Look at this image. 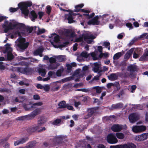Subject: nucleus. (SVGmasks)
<instances>
[{
	"mask_svg": "<svg viewBox=\"0 0 148 148\" xmlns=\"http://www.w3.org/2000/svg\"><path fill=\"white\" fill-rule=\"evenodd\" d=\"M49 62L51 64L49 66V67L51 69H53L56 68V67L53 66L52 64L56 62V59L55 58L51 57L49 59Z\"/></svg>",
	"mask_w": 148,
	"mask_h": 148,
	"instance_id": "6ab92c4d",
	"label": "nucleus"
},
{
	"mask_svg": "<svg viewBox=\"0 0 148 148\" xmlns=\"http://www.w3.org/2000/svg\"><path fill=\"white\" fill-rule=\"evenodd\" d=\"M59 108H66V105L64 101H62L60 102L58 104Z\"/></svg>",
	"mask_w": 148,
	"mask_h": 148,
	"instance_id": "72a5a7b5",
	"label": "nucleus"
},
{
	"mask_svg": "<svg viewBox=\"0 0 148 148\" xmlns=\"http://www.w3.org/2000/svg\"><path fill=\"white\" fill-rule=\"evenodd\" d=\"M95 38L94 36L92 35H84V40L89 44H91L93 41V39Z\"/></svg>",
	"mask_w": 148,
	"mask_h": 148,
	"instance_id": "2eb2a0df",
	"label": "nucleus"
},
{
	"mask_svg": "<svg viewBox=\"0 0 148 148\" xmlns=\"http://www.w3.org/2000/svg\"><path fill=\"white\" fill-rule=\"evenodd\" d=\"M94 71L95 73H97L98 71L99 68V64L98 62H95L94 63Z\"/></svg>",
	"mask_w": 148,
	"mask_h": 148,
	"instance_id": "2f4dec72",
	"label": "nucleus"
},
{
	"mask_svg": "<svg viewBox=\"0 0 148 148\" xmlns=\"http://www.w3.org/2000/svg\"><path fill=\"white\" fill-rule=\"evenodd\" d=\"M28 139V138L27 137L21 138L18 140L15 141L14 143V145L15 146H16L20 144H23Z\"/></svg>",
	"mask_w": 148,
	"mask_h": 148,
	"instance_id": "a211bd4d",
	"label": "nucleus"
},
{
	"mask_svg": "<svg viewBox=\"0 0 148 148\" xmlns=\"http://www.w3.org/2000/svg\"><path fill=\"white\" fill-rule=\"evenodd\" d=\"M109 80H116L118 78L117 75L115 73H112L108 76Z\"/></svg>",
	"mask_w": 148,
	"mask_h": 148,
	"instance_id": "b1692460",
	"label": "nucleus"
},
{
	"mask_svg": "<svg viewBox=\"0 0 148 148\" xmlns=\"http://www.w3.org/2000/svg\"><path fill=\"white\" fill-rule=\"evenodd\" d=\"M75 90L76 91H81L84 92H87L88 91V90L85 88L79 89H76Z\"/></svg>",
	"mask_w": 148,
	"mask_h": 148,
	"instance_id": "e2e57ef3",
	"label": "nucleus"
},
{
	"mask_svg": "<svg viewBox=\"0 0 148 148\" xmlns=\"http://www.w3.org/2000/svg\"><path fill=\"white\" fill-rule=\"evenodd\" d=\"M14 56L12 54L11 52H8L7 55V58L8 60H11L14 58Z\"/></svg>",
	"mask_w": 148,
	"mask_h": 148,
	"instance_id": "c85d7f7f",
	"label": "nucleus"
},
{
	"mask_svg": "<svg viewBox=\"0 0 148 148\" xmlns=\"http://www.w3.org/2000/svg\"><path fill=\"white\" fill-rule=\"evenodd\" d=\"M47 11L46 12L48 14H49L51 12V8L49 5H47L46 7Z\"/></svg>",
	"mask_w": 148,
	"mask_h": 148,
	"instance_id": "5fc2aeb1",
	"label": "nucleus"
},
{
	"mask_svg": "<svg viewBox=\"0 0 148 148\" xmlns=\"http://www.w3.org/2000/svg\"><path fill=\"white\" fill-rule=\"evenodd\" d=\"M90 55L92 58L94 60H99V58H97V55L95 53L93 52L91 53Z\"/></svg>",
	"mask_w": 148,
	"mask_h": 148,
	"instance_id": "a19ab883",
	"label": "nucleus"
},
{
	"mask_svg": "<svg viewBox=\"0 0 148 148\" xmlns=\"http://www.w3.org/2000/svg\"><path fill=\"white\" fill-rule=\"evenodd\" d=\"M26 119L25 116H20L18 117L16 119V120L19 121H23Z\"/></svg>",
	"mask_w": 148,
	"mask_h": 148,
	"instance_id": "338daca9",
	"label": "nucleus"
},
{
	"mask_svg": "<svg viewBox=\"0 0 148 148\" xmlns=\"http://www.w3.org/2000/svg\"><path fill=\"white\" fill-rule=\"evenodd\" d=\"M24 98L21 97H17L15 99V101L16 102H21L24 100Z\"/></svg>",
	"mask_w": 148,
	"mask_h": 148,
	"instance_id": "79ce46f5",
	"label": "nucleus"
},
{
	"mask_svg": "<svg viewBox=\"0 0 148 148\" xmlns=\"http://www.w3.org/2000/svg\"><path fill=\"white\" fill-rule=\"evenodd\" d=\"M129 75L128 73L126 72L124 73H121L119 74V76L120 77H122L124 78H126Z\"/></svg>",
	"mask_w": 148,
	"mask_h": 148,
	"instance_id": "8fccbe9b",
	"label": "nucleus"
},
{
	"mask_svg": "<svg viewBox=\"0 0 148 148\" xmlns=\"http://www.w3.org/2000/svg\"><path fill=\"white\" fill-rule=\"evenodd\" d=\"M63 69H60L58 70L56 72V75L58 77L61 76V74L63 72Z\"/></svg>",
	"mask_w": 148,
	"mask_h": 148,
	"instance_id": "a18cd8bd",
	"label": "nucleus"
},
{
	"mask_svg": "<svg viewBox=\"0 0 148 148\" xmlns=\"http://www.w3.org/2000/svg\"><path fill=\"white\" fill-rule=\"evenodd\" d=\"M41 109L37 108L34 110L33 112L28 116L30 117V119H32L36 115L40 114L41 111Z\"/></svg>",
	"mask_w": 148,
	"mask_h": 148,
	"instance_id": "4468645a",
	"label": "nucleus"
},
{
	"mask_svg": "<svg viewBox=\"0 0 148 148\" xmlns=\"http://www.w3.org/2000/svg\"><path fill=\"white\" fill-rule=\"evenodd\" d=\"M61 122L60 119H57L53 121L52 123L53 125H56L60 123Z\"/></svg>",
	"mask_w": 148,
	"mask_h": 148,
	"instance_id": "864d4df0",
	"label": "nucleus"
},
{
	"mask_svg": "<svg viewBox=\"0 0 148 148\" xmlns=\"http://www.w3.org/2000/svg\"><path fill=\"white\" fill-rule=\"evenodd\" d=\"M46 121V119L43 116H40L38 118L37 125L40 127L41 125L45 123Z\"/></svg>",
	"mask_w": 148,
	"mask_h": 148,
	"instance_id": "f3484780",
	"label": "nucleus"
},
{
	"mask_svg": "<svg viewBox=\"0 0 148 148\" xmlns=\"http://www.w3.org/2000/svg\"><path fill=\"white\" fill-rule=\"evenodd\" d=\"M110 43L109 42L106 41L103 42L102 45L104 46L105 47L108 48V49L109 50L110 49Z\"/></svg>",
	"mask_w": 148,
	"mask_h": 148,
	"instance_id": "e433bc0d",
	"label": "nucleus"
},
{
	"mask_svg": "<svg viewBox=\"0 0 148 148\" xmlns=\"http://www.w3.org/2000/svg\"><path fill=\"white\" fill-rule=\"evenodd\" d=\"M38 73L42 77H44L46 73L45 70L44 69H40L38 70Z\"/></svg>",
	"mask_w": 148,
	"mask_h": 148,
	"instance_id": "473e14b6",
	"label": "nucleus"
},
{
	"mask_svg": "<svg viewBox=\"0 0 148 148\" xmlns=\"http://www.w3.org/2000/svg\"><path fill=\"white\" fill-rule=\"evenodd\" d=\"M109 15L107 14H103L102 17L103 20H105V22H106L108 20V18H106V16H108Z\"/></svg>",
	"mask_w": 148,
	"mask_h": 148,
	"instance_id": "603ef678",
	"label": "nucleus"
},
{
	"mask_svg": "<svg viewBox=\"0 0 148 148\" xmlns=\"http://www.w3.org/2000/svg\"><path fill=\"white\" fill-rule=\"evenodd\" d=\"M72 32V30L71 29H67L64 30L65 35L66 36H69L70 34Z\"/></svg>",
	"mask_w": 148,
	"mask_h": 148,
	"instance_id": "58836bf2",
	"label": "nucleus"
},
{
	"mask_svg": "<svg viewBox=\"0 0 148 148\" xmlns=\"http://www.w3.org/2000/svg\"><path fill=\"white\" fill-rule=\"evenodd\" d=\"M122 129V125L119 124L114 125L111 127V130L114 132H120Z\"/></svg>",
	"mask_w": 148,
	"mask_h": 148,
	"instance_id": "dca6fc26",
	"label": "nucleus"
},
{
	"mask_svg": "<svg viewBox=\"0 0 148 148\" xmlns=\"http://www.w3.org/2000/svg\"><path fill=\"white\" fill-rule=\"evenodd\" d=\"M69 44V42L68 41H66L63 42V44H60L59 46V47L60 48H63L64 47H66L67 45Z\"/></svg>",
	"mask_w": 148,
	"mask_h": 148,
	"instance_id": "de8ad7c7",
	"label": "nucleus"
},
{
	"mask_svg": "<svg viewBox=\"0 0 148 148\" xmlns=\"http://www.w3.org/2000/svg\"><path fill=\"white\" fill-rule=\"evenodd\" d=\"M110 148H122V145H118L116 146H110Z\"/></svg>",
	"mask_w": 148,
	"mask_h": 148,
	"instance_id": "680f3d73",
	"label": "nucleus"
},
{
	"mask_svg": "<svg viewBox=\"0 0 148 148\" xmlns=\"http://www.w3.org/2000/svg\"><path fill=\"white\" fill-rule=\"evenodd\" d=\"M43 50L42 48L38 49L34 51V54L35 56H38L39 53H42Z\"/></svg>",
	"mask_w": 148,
	"mask_h": 148,
	"instance_id": "7c9ffc66",
	"label": "nucleus"
},
{
	"mask_svg": "<svg viewBox=\"0 0 148 148\" xmlns=\"http://www.w3.org/2000/svg\"><path fill=\"white\" fill-rule=\"evenodd\" d=\"M60 40L59 36L58 35H57L53 38V41L55 42H58Z\"/></svg>",
	"mask_w": 148,
	"mask_h": 148,
	"instance_id": "09e8293b",
	"label": "nucleus"
},
{
	"mask_svg": "<svg viewBox=\"0 0 148 148\" xmlns=\"http://www.w3.org/2000/svg\"><path fill=\"white\" fill-rule=\"evenodd\" d=\"M17 70L19 72L27 75H32L34 71L33 69L29 67H18Z\"/></svg>",
	"mask_w": 148,
	"mask_h": 148,
	"instance_id": "20e7f679",
	"label": "nucleus"
},
{
	"mask_svg": "<svg viewBox=\"0 0 148 148\" xmlns=\"http://www.w3.org/2000/svg\"><path fill=\"white\" fill-rule=\"evenodd\" d=\"M38 14L39 16V19H41L44 15V13L42 12H39L38 13Z\"/></svg>",
	"mask_w": 148,
	"mask_h": 148,
	"instance_id": "0e129e2a",
	"label": "nucleus"
},
{
	"mask_svg": "<svg viewBox=\"0 0 148 148\" xmlns=\"http://www.w3.org/2000/svg\"><path fill=\"white\" fill-rule=\"evenodd\" d=\"M126 25L127 27L130 29H132L133 28L132 24L130 23H126Z\"/></svg>",
	"mask_w": 148,
	"mask_h": 148,
	"instance_id": "bf43d9fd",
	"label": "nucleus"
},
{
	"mask_svg": "<svg viewBox=\"0 0 148 148\" xmlns=\"http://www.w3.org/2000/svg\"><path fill=\"white\" fill-rule=\"evenodd\" d=\"M93 88L96 90V92H101L102 91V88L101 87L99 86L94 87Z\"/></svg>",
	"mask_w": 148,
	"mask_h": 148,
	"instance_id": "c03bdc74",
	"label": "nucleus"
},
{
	"mask_svg": "<svg viewBox=\"0 0 148 148\" xmlns=\"http://www.w3.org/2000/svg\"><path fill=\"white\" fill-rule=\"evenodd\" d=\"M129 119L131 123H133L139 119V116L136 114L133 113L129 116Z\"/></svg>",
	"mask_w": 148,
	"mask_h": 148,
	"instance_id": "ddd939ff",
	"label": "nucleus"
},
{
	"mask_svg": "<svg viewBox=\"0 0 148 148\" xmlns=\"http://www.w3.org/2000/svg\"><path fill=\"white\" fill-rule=\"evenodd\" d=\"M18 42L17 46L21 50H25L28 46L29 43L25 42L26 39L25 38L21 37H19L17 40Z\"/></svg>",
	"mask_w": 148,
	"mask_h": 148,
	"instance_id": "f03ea898",
	"label": "nucleus"
},
{
	"mask_svg": "<svg viewBox=\"0 0 148 148\" xmlns=\"http://www.w3.org/2000/svg\"><path fill=\"white\" fill-rule=\"evenodd\" d=\"M65 18H67L68 20V23H71L74 22V21L73 20V16L71 15H66L65 14Z\"/></svg>",
	"mask_w": 148,
	"mask_h": 148,
	"instance_id": "a878e982",
	"label": "nucleus"
},
{
	"mask_svg": "<svg viewBox=\"0 0 148 148\" xmlns=\"http://www.w3.org/2000/svg\"><path fill=\"white\" fill-rule=\"evenodd\" d=\"M66 66L67 70L69 72H70L72 68V66L70 64H66Z\"/></svg>",
	"mask_w": 148,
	"mask_h": 148,
	"instance_id": "69168bd1",
	"label": "nucleus"
},
{
	"mask_svg": "<svg viewBox=\"0 0 148 148\" xmlns=\"http://www.w3.org/2000/svg\"><path fill=\"white\" fill-rule=\"evenodd\" d=\"M147 55L144 53L143 55L140 57L139 59V60L142 61L145 60L146 59L147 57L148 56Z\"/></svg>",
	"mask_w": 148,
	"mask_h": 148,
	"instance_id": "4c0bfd02",
	"label": "nucleus"
},
{
	"mask_svg": "<svg viewBox=\"0 0 148 148\" xmlns=\"http://www.w3.org/2000/svg\"><path fill=\"white\" fill-rule=\"evenodd\" d=\"M32 4V2H21L18 4V7L21 11L22 13L25 16H27L29 13L28 7L31 6Z\"/></svg>",
	"mask_w": 148,
	"mask_h": 148,
	"instance_id": "f257e3e1",
	"label": "nucleus"
},
{
	"mask_svg": "<svg viewBox=\"0 0 148 148\" xmlns=\"http://www.w3.org/2000/svg\"><path fill=\"white\" fill-rule=\"evenodd\" d=\"M136 88V85H133L131 86V88L132 89L131 92H133V91L135 90Z\"/></svg>",
	"mask_w": 148,
	"mask_h": 148,
	"instance_id": "774afa93",
	"label": "nucleus"
},
{
	"mask_svg": "<svg viewBox=\"0 0 148 148\" xmlns=\"http://www.w3.org/2000/svg\"><path fill=\"white\" fill-rule=\"evenodd\" d=\"M146 129V127L145 126L136 125L133 127L132 130L134 132L137 133L144 131Z\"/></svg>",
	"mask_w": 148,
	"mask_h": 148,
	"instance_id": "6e6552de",
	"label": "nucleus"
},
{
	"mask_svg": "<svg viewBox=\"0 0 148 148\" xmlns=\"http://www.w3.org/2000/svg\"><path fill=\"white\" fill-rule=\"evenodd\" d=\"M134 48H132L131 49L128 51L126 52L124 56V58L125 59H128L132 55V54L134 51Z\"/></svg>",
	"mask_w": 148,
	"mask_h": 148,
	"instance_id": "412c9836",
	"label": "nucleus"
},
{
	"mask_svg": "<svg viewBox=\"0 0 148 148\" xmlns=\"http://www.w3.org/2000/svg\"><path fill=\"white\" fill-rule=\"evenodd\" d=\"M23 106L24 109L26 111L30 110L32 108H33V106L32 105V106H30L29 104H23Z\"/></svg>",
	"mask_w": 148,
	"mask_h": 148,
	"instance_id": "cd10ccee",
	"label": "nucleus"
},
{
	"mask_svg": "<svg viewBox=\"0 0 148 148\" xmlns=\"http://www.w3.org/2000/svg\"><path fill=\"white\" fill-rule=\"evenodd\" d=\"M112 87H113L115 91L119 90L120 88V84L117 82H115L114 83H109L107 84V87L108 88H110Z\"/></svg>",
	"mask_w": 148,
	"mask_h": 148,
	"instance_id": "0eeeda50",
	"label": "nucleus"
},
{
	"mask_svg": "<svg viewBox=\"0 0 148 148\" xmlns=\"http://www.w3.org/2000/svg\"><path fill=\"white\" fill-rule=\"evenodd\" d=\"M43 104V103L41 101H39L34 103L32 104L33 108H36V106H42Z\"/></svg>",
	"mask_w": 148,
	"mask_h": 148,
	"instance_id": "ea45409f",
	"label": "nucleus"
},
{
	"mask_svg": "<svg viewBox=\"0 0 148 148\" xmlns=\"http://www.w3.org/2000/svg\"><path fill=\"white\" fill-rule=\"evenodd\" d=\"M71 85L70 84H65L63 86V88L64 89H66L69 88V87H71Z\"/></svg>",
	"mask_w": 148,
	"mask_h": 148,
	"instance_id": "13d9d810",
	"label": "nucleus"
},
{
	"mask_svg": "<svg viewBox=\"0 0 148 148\" xmlns=\"http://www.w3.org/2000/svg\"><path fill=\"white\" fill-rule=\"evenodd\" d=\"M53 141L57 144L60 145L63 143L67 142L68 140L66 137L60 135L55 137L53 139Z\"/></svg>",
	"mask_w": 148,
	"mask_h": 148,
	"instance_id": "39448f33",
	"label": "nucleus"
},
{
	"mask_svg": "<svg viewBox=\"0 0 148 148\" xmlns=\"http://www.w3.org/2000/svg\"><path fill=\"white\" fill-rule=\"evenodd\" d=\"M122 54L121 52L115 53L113 56V60H115L118 59L122 56Z\"/></svg>",
	"mask_w": 148,
	"mask_h": 148,
	"instance_id": "c756f323",
	"label": "nucleus"
},
{
	"mask_svg": "<svg viewBox=\"0 0 148 148\" xmlns=\"http://www.w3.org/2000/svg\"><path fill=\"white\" fill-rule=\"evenodd\" d=\"M2 27L4 29V32L5 33H7L10 30L14 29L13 24L11 22H10L8 25H3Z\"/></svg>",
	"mask_w": 148,
	"mask_h": 148,
	"instance_id": "9d476101",
	"label": "nucleus"
},
{
	"mask_svg": "<svg viewBox=\"0 0 148 148\" xmlns=\"http://www.w3.org/2000/svg\"><path fill=\"white\" fill-rule=\"evenodd\" d=\"M59 88L58 86H53L51 85L50 86L49 85H46L43 86V89L46 91H48L50 89L52 91H55L58 90Z\"/></svg>",
	"mask_w": 148,
	"mask_h": 148,
	"instance_id": "9b49d317",
	"label": "nucleus"
},
{
	"mask_svg": "<svg viewBox=\"0 0 148 148\" xmlns=\"http://www.w3.org/2000/svg\"><path fill=\"white\" fill-rule=\"evenodd\" d=\"M123 104L121 103L117 104L114 106V108H121L123 107Z\"/></svg>",
	"mask_w": 148,
	"mask_h": 148,
	"instance_id": "6e6d98bb",
	"label": "nucleus"
},
{
	"mask_svg": "<svg viewBox=\"0 0 148 148\" xmlns=\"http://www.w3.org/2000/svg\"><path fill=\"white\" fill-rule=\"evenodd\" d=\"M19 64L20 65H21L22 66H28L29 64L28 63V62H25L22 61L19 62Z\"/></svg>",
	"mask_w": 148,
	"mask_h": 148,
	"instance_id": "3c124183",
	"label": "nucleus"
},
{
	"mask_svg": "<svg viewBox=\"0 0 148 148\" xmlns=\"http://www.w3.org/2000/svg\"><path fill=\"white\" fill-rule=\"evenodd\" d=\"M84 6L83 3H81L75 6V9L74 10V12H79L81 8H82Z\"/></svg>",
	"mask_w": 148,
	"mask_h": 148,
	"instance_id": "393cba45",
	"label": "nucleus"
},
{
	"mask_svg": "<svg viewBox=\"0 0 148 148\" xmlns=\"http://www.w3.org/2000/svg\"><path fill=\"white\" fill-rule=\"evenodd\" d=\"M148 138V133H145L136 136L135 139L138 141H142Z\"/></svg>",
	"mask_w": 148,
	"mask_h": 148,
	"instance_id": "f8f14e48",
	"label": "nucleus"
},
{
	"mask_svg": "<svg viewBox=\"0 0 148 148\" xmlns=\"http://www.w3.org/2000/svg\"><path fill=\"white\" fill-rule=\"evenodd\" d=\"M83 38L82 37H80L76 38L75 41L77 42H80L82 41Z\"/></svg>",
	"mask_w": 148,
	"mask_h": 148,
	"instance_id": "052dcab7",
	"label": "nucleus"
},
{
	"mask_svg": "<svg viewBox=\"0 0 148 148\" xmlns=\"http://www.w3.org/2000/svg\"><path fill=\"white\" fill-rule=\"evenodd\" d=\"M24 29H26L29 33H31L32 32L33 29V27H30L29 26H25V27Z\"/></svg>",
	"mask_w": 148,
	"mask_h": 148,
	"instance_id": "37998d69",
	"label": "nucleus"
},
{
	"mask_svg": "<svg viewBox=\"0 0 148 148\" xmlns=\"http://www.w3.org/2000/svg\"><path fill=\"white\" fill-rule=\"evenodd\" d=\"M107 140L108 143L112 144L116 143L118 142L115 136L112 133L109 134L107 136Z\"/></svg>",
	"mask_w": 148,
	"mask_h": 148,
	"instance_id": "423d86ee",
	"label": "nucleus"
},
{
	"mask_svg": "<svg viewBox=\"0 0 148 148\" xmlns=\"http://www.w3.org/2000/svg\"><path fill=\"white\" fill-rule=\"evenodd\" d=\"M80 56L85 58H87L89 57L90 54H88L87 52L86 51H84L81 53Z\"/></svg>",
	"mask_w": 148,
	"mask_h": 148,
	"instance_id": "c9c22d12",
	"label": "nucleus"
},
{
	"mask_svg": "<svg viewBox=\"0 0 148 148\" xmlns=\"http://www.w3.org/2000/svg\"><path fill=\"white\" fill-rule=\"evenodd\" d=\"M127 68L128 70L130 71H137V68L136 65L131 64L128 66Z\"/></svg>",
	"mask_w": 148,
	"mask_h": 148,
	"instance_id": "bb28decb",
	"label": "nucleus"
},
{
	"mask_svg": "<svg viewBox=\"0 0 148 148\" xmlns=\"http://www.w3.org/2000/svg\"><path fill=\"white\" fill-rule=\"evenodd\" d=\"M99 18V17L98 16H96L91 20L89 21L88 22L87 24L88 25H99V21L98 20Z\"/></svg>",
	"mask_w": 148,
	"mask_h": 148,
	"instance_id": "1a4fd4ad",
	"label": "nucleus"
},
{
	"mask_svg": "<svg viewBox=\"0 0 148 148\" xmlns=\"http://www.w3.org/2000/svg\"><path fill=\"white\" fill-rule=\"evenodd\" d=\"M57 59L60 62L64 61L65 60V59L62 56H58L57 57Z\"/></svg>",
	"mask_w": 148,
	"mask_h": 148,
	"instance_id": "49530a36",
	"label": "nucleus"
},
{
	"mask_svg": "<svg viewBox=\"0 0 148 148\" xmlns=\"http://www.w3.org/2000/svg\"><path fill=\"white\" fill-rule=\"evenodd\" d=\"M18 8H13L12 7L10 8L9 9V11L11 12H14L17 11Z\"/></svg>",
	"mask_w": 148,
	"mask_h": 148,
	"instance_id": "4d7b16f0",
	"label": "nucleus"
},
{
	"mask_svg": "<svg viewBox=\"0 0 148 148\" xmlns=\"http://www.w3.org/2000/svg\"><path fill=\"white\" fill-rule=\"evenodd\" d=\"M117 137L120 139H123L125 137L124 134L122 133H117L116 134Z\"/></svg>",
	"mask_w": 148,
	"mask_h": 148,
	"instance_id": "f704fd0d",
	"label": "nucleus"
},
{
	"mask_svg": "<svg viewBox=\"0 0 148 148\" xmlns=\"http://www.w3.org/2000/svg\"><path fill=\"white\" fill-rule=\"evenodd\" d=\"M13 27L14 29L16 27L20 29L21 28L24 29L25 27V25L22 23H17L13 24Z\"/></svg>",
	"mask_w": 148,
	"mask_h": 148,
	"instance_id": "5701e85b",
	"label": "nucleus"
},
{
	"mask_svg": "<svg viewBox=\"0 0 148 148\" xmlns=\"http://www.w3.org/2000/svg\"><path fill=\"white\" fill-rule=\"evenodd\" d=\"M122 148H136V146L132 143L122 145Z\"/></svg>",
	"mask_w": 148,
	"mask_h": 148,
	"instance_id": "aec40b11",
	"label": "nucleus"
},
{
	"mask_svg": "<svg viewBox=\"0 0 148 148\" xmlns=\"http://www.w3.org/2000/svg\"><path fill=\"white\" fill-rule=\"evenodd\" d=\"M37 16L38 15L35 11L32 10L31 11L29 16L32 21H34L35 19L37 18Z\"/></svg>",
	"mask_w": 148,
	"mask_h": 148,
	"instance_id": "4be33fe9",
	"label": "nucleus"
},
{
	"mask_svg": "<svg viewBox=\"0 0 148 148\" xmlns=\"http://www.w3.org/2000/svg\"><path fill=\"white\" fill-rule=\"evenodd\" d=\"M40 128L37 125H36L29 127L27 129V131L28 132L31 133L34 132L36 131H37L38 132H41L46 130V128L45 127H43L42 128L40 129Z\"/></svg>",
	"mask_w": 148,
	"mask_h": 148,
	"instance_id": "7ed1b4c3",
	"label": "nucleus"
}]
</instances>
